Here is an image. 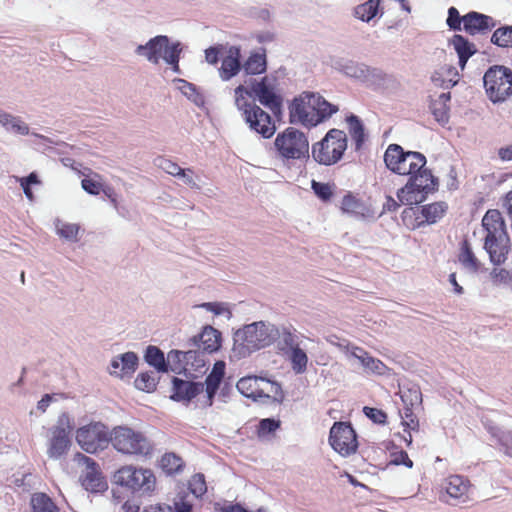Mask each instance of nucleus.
Returning <instances> with one entry per match:
<instances>
[{
    "label": "nucleus",
    "instance_id": "1",
    "mask_svg": "<svg viewBox=\"0 0 512 512\" xmlns=\"http://www.w3.org/2000/svg\"><path fill=\"white\" fill-rule=\"evenodd\" d=\"M426 157L416 151H409L401 164L398 175L409 176L404 187L397 191V198L404 205H418L426 200L429 193L438 189V179L425 168Z\"/></svg>",
    "mask_w": 512,
    "mask_h": 512
},
{
    "label": "nucleus",
    "instance_id": "2",
    "mask_svg": "<svg viewBox=\"0 0 512 512\" xmlns=\"http://www.w3.org/2000/svg\"><path fill=\"white\" fill-rule=\"evenodd\" d=\"M279 336V329L269 322L257 321L244 325L233 335V352L239 358L270 346Z\"/></svg>",
    "mask_w": 512,
    "mask_h": 512
},
{
    "label": "nucleus",
    "instance_id": "3",
    "mask_svg": "<svg viewBox=\"0 0 512 512\" xmlns=\"http://www.w3.org/2000/svg\"><path fill=\"white\" fill-rule=\"evenodd\" d=\"M482 226L487 232L484 248L491 262L495 265L504 263L509 252L510 239L500 211L488 210L482 219Z\"/></svg>",
    "mask_w": 512,
    "mask_h": 512
},
{
    "label": "nucleus",
    "instance_id": "4",
    "mask_svg": "<svg viewBox=\"0 0 512 512\" xmlns=\"http://www.w3.org/2000/svg\"><path fill=\"white\" fill-rule=\"evenodd\" d=\"M274 147L278 158L285 164L291 160L309 158V142L306 135L293 127L286 128L276 136Z\"/></svg>",
    "mask_w": 512,
    "mask_h": 512
},
{
    "label": "nucleus",
    "instance_id": "5",
    "mask_svg": "<svg viewBox=\"0 0 512 512\" xmlns=\"http://www.w3.org/2000/svg\"><path fill=\"white\" fill-rule=\"evenodd\" d=\"M346 149L344 131L331 129L321 141L312 145V157L317 163L330 166L341 160Z\"/></svg>",
    "mask_w": 512,
    "mask_h": 512
},
{
    "label": "nucleus",
    "instance_id": "6",
    "mask_svg": "<svg viewBox=\"0 0 512 512\" xmlns=\"http://www.w3.org/2000/svg\"><path fill=\"white\" fill-rule=\"evenodd\" d=\"M112 446L120 453L146 456L152 451L151 442L141 433L127 426H116L111 431Z\"/></svg>",
    "mask_w": 512,
    "mask_h": 512
},
{
    "label": "nucleus",
    "instance_id": "7",
    "mask_svg": "<svg viewBox=\"0 0 512 512\" xmlns=\"http://www.w3.org/2000/svg\"><path fill=\"white\" fill-rule=\"evenodd\" d=\"M115 484L127 488L133 493L150 494L156 485V478L149 469L124 466L113 475Z\"/></svg>",
    "mask_w": 512,
    "mask_h": 512
},
{
    "label": "nucleus",
    "instance_id": "8",
    "mask_svg": "<svg viewBox=\"0 0 512 512\" xmlns=\"http://www.w3.org/2000/svg\"><path fill=\"white\" fill-rule=\"evenodd\" d=\"M486 94L493 103L505 101L512 94V70L503 65L491 66L483 76Z\"/></svg>",
    "mask_w": 512,
    "mask_h": 512
},
{
    "label": "nucleus",
    "instance_id": "9",
    "mask_svg": "<svg viewBox=\"0 0 512 512\" xmlns=\"http://www.w3.org/2000/svg\"><path fill=\"white\" fill-rule=\"evenodd\" d=\"M74 429V423L70 415L66 412L58 416L56 424L53 425L48 433L47 455L51 459H60L67 454L70 446V434Z\"/></svg>",
    "mask_w": 512,
    "mask_h": 512
},
{
    "label": "nucleus",
    "instance_id": "10",
    "mask_svg": "<svg viewBox=\"0 0 512 512\" xmlns=\"http://www.w3.org/2000/svg\"><path fill=\"white\" fill-rule=\"evenodd\" d=\"M111 440V432L101 422H91L76 431V441L87 453L105 449Z\"/></svg>",
    "mask_w": 512,
    "mask_h": 512
},
{
    "label": "nucleus",
    "instance_id": "11",
    "mask_svg": "<svg viewBox=\"0 0 512 512\" xmlns=\"http://www.w3.org/2000/svg\"><path fill=\"white\" fill-rule=\"evenodd\" d=\"M329 443L335 452L343 457L356 453L357 435L350 423L335 422L330 429Z\"/></svg>",
    "mask_w": 512,
    "mask_h": 512
},
{
    "label": "nucleus",
    "instance_id": "12",
    "mask_svg": "<svg viewBox=\"0 0 512 512\" xmlns=\"http://www.w3.org/2000/svg\"><path fill=\"white\" fill-rule=\"evenodd\" d=\"M237 390L245 397L257 401L262 398H269V393L281 394V386L273 381L262 377L247 376L237 382Z\"/></svg>",
    "mask_w": 512,
    "mask_h": 512
},
{
    "label": "nucleus",
    "instance_id": "13",
    "mask_svg": "<svg viewBox=\"0 0 512 512\" xmlns=\"http://www.w3.org/2000/svg\"><path fill=\"white\" fill-rule=\"evenodd\" d=\"M252 92V96L256 98L263 106L272 111L275 115L280 112L282 99L275 92V86L271 79L267 76L260 80L248 78L245 80Z\"/></svg>",
    "mask_w": 512,
    "mask_h": 512
},
{
    "label": "nucleus",
    "instance_id": "14",
    "mask_svg": "<svg viewBox=\"0 0 512 512\" xmlns=\"http://www.w3.org/2000/svg\"><path fill=\"white\" fill-rule=\"evenodd\" d=\"M0 125L9 133H13L16 135L26 136L31 134L32 136L38 138L44 146L47 145H60L64 144L61 141L54 140L52 138H49L47 136L30 132L29 125L20 117L13 115L11 113H8L6 111H2L0 115Z\"/></svg>",
    "mask_w": 512,
    "mask_h": 512
},
{
    "label": "nucleus",
    "instance_id": "15",
    "mask_svg": "<svg viewBox=\"0 0 512 512\" xmlns=\"http://www.w3.org/2000/svg\"><path fill=\"white\" fill-rule=\"evenodd\" d=\"M80 460L85 465V471L81 476V483L85 490L92 493L103 492L107 489V482L99 471L98 464L90 457L80 455Z\"/></svg>",
    "mask_w": 512,
    "mask_h": 512
},
{
    "label": "nucleus",
    "instance_id": "16",
    "mask_svg": "<svg viewBox=\"0 0 512 512\" xmlns=\"http://www.w3.org/2000/svg\"><path fill=\"white\" fill-rule=\"evenodd\" d=\"M243 119L250 129L264 138L272 137L276 131L275 123L272 121L271 116L257 105L245 111Z\"/></svg>",
    "mask_w": 512,
    "mask_h": 512
},
{
    "label": "nucleus",
    "instance_id": "17",
    "mask_svg": "<svg viewBox=\"0 0 512 512\" xmlns=\"http://www.w3.org/2000/svg\"><path fill=\"white\" fill-rule=\"evenodd\" d=\"M170 48L171 44L168 36L158 35L145 44L138 45L135 54L156 65L160 62V59H163V53H166Z\"/></svg>",
    "mask_w": 512,
    "mask_h": 512
},
{
    "label": "nucleus",
    "instance_id": "18",
    "mask_svg": "<svg viewBox=\"0 0 512 512\" xmlns=\"http://www.w3.org/2000/svg\"><path fill=\"white\" fill-rule=\"evenodd\" d=\"M312 92H304L300 97L295 98L289 107L290 122L300 123L305 126H313L314 108L311 101Z\"/></svg>",
    "mask_w": 512,
    "mask_h": 512
},
{
    "label": "nucleus",
    "instance_id": "19",
    "mask_svg": "<svg viewBox=\"0 0 512 512\" xmlns=\"http://www.w3.org/2000/svg\"><path fill=\"white\" fill-rule=\"evenodd\" d=\"M496 27V21L486 14L470 11L464 15L463 30L470 36L485 35Z\"/></svg>",
    "mask_w": 512,
    "mask_h": 512
},
{
    "label": "nucleus",
    "instance_id": "20",
    "mask_svg": "<svg viewBox=\"0 0 512 512\" xmlns=\"http://www.w3.org/2000/svg\"><path fill=\"white\" fill-rule=\"evenodd\" d=\"M345 349L346 355L349 358L358 360L366 372L375 373L378 375L385 374L387 367L383 364V362L377 358L372 357L363 348L348 344L345 346Z\"/></svg>",
    "mask_w": 512,
    "mask_h": 512
},
{
    "label": "nucleus",
    "instance_id": "21",
    "mask_svg": "<svg viewBox=\"0 0 512 512\" xmlns=\"http://www.w3.org/2000/svg\"><path fill=\"white\" fill-rule=\"evenodd\" d=\"M172 384L173 394L171 399L175 401L189 402L204 390L203 383L186 381L177 377H173Z\"/></svg>",
    "mask_w": 512,
    "mask_h": 512
},
{
    "label": "nucleus",
    "instance_id": "22",
    "mask_svg": "<svg viewBox=\"0 0 512 512\" xmlns=\"http://www.w3.org/2000/svg\"><path fill=\"white\" fill-rule=\"evenodd\" d=\"M240 57V48L231 46L227 56L222 59L221 67L218 70L221 80L229 81L240 72L242 69Z\"/></svg>",
    "mask_w": 512,
    "mask_h": 512
},
{
    "label": "nucleus",
    "instance_id": "23",
    "mask_svg": "<svg viewBox=\"0 0 512 512\" xmlns=\"http://www.w3.org/2000/svg\"><path fill=\"white\" fill-rule=\"evenodd\" d=\"M194 344L205 353H213L220 348V333L211 326L203 329L202 333L193 338Z\"/></svg>",
    "mask_w": 512,
    "mask_h": 512
},
{
    "label": "nucleus",
    "instance_id": "24",
    "mask_svg": "<svg viewBox=\"0 0 512 512\" xmlns=\"http://www.w3.org/2000/svg\"><path fill=\"white\" fill-rule=\"evenodd\" d=\"M225 363L218 361L214 364L211 373L206 377L204 387L207 394V403L209 406L213 404V398L219 388L224 377Z\"/></svg>",
    "mask_w": 512,
    "mask_h": 512
},
{
    "label": "nucleus",
    "instance_id": "25",
    "mask_svg": "<svg viewBox=\"0 0 512 512\" xmlns=\"http://www.w3.org/2000/svg\"><path fill=\"white\" fill-rule=\"evenodd\" d=\"M311 98L312 106L314 108V119L311 120L312 125L316 126L338 111L337 106L329 103L319 94L312 92Z\"/></svg>",
    "mask_w": 512,
    "mask_h": 512
},
{
    "label": "nucleus",
    "instance_id": "26",
    "mask_svg": "<svg viewBox=\"0 0 512 512\" xmlns=\"http://www.w3.org/2000/svg\"><path fill=\"white\" fill-rule=\"evenodd\" d=\"M409 151H405L398 144H390L384 154V162L386 167L393 173L401 171V164L405 160Z\"/></svg>",
    "mask_w": 512,
    "mask_h": 512
},
{
    "label": "nucleus",
    "instance_id": "27",
    "mask_svg": "<svg viewBox=\"0 0 512 512\" xmlns=\"http://www.w3.org/2000/svg\"><path fill=\"white\" fill-rule=\"evenodd\" d=\"M458 71L452 66L442 67L431 75V81L437 87L450 89L458 83Z\"/></svg>",
    "mask_w": 512,
    "mask_h": 512
},
{
    "label": "nucleus",
    "instance_id": "28",
    "mask_svg": "<svg viewBox=\"0 0 512 512\" xmlns=\"http://www.w3.org/2000/svg\"><path fill=\"white\" fill-rule=\"evenodd\" d=\"M469 487L468 480H465L460 475H452L445 479L444 489L449 497L453 499H461L466 497Z\"/></svg>",
    "mask_w": 512,
    "mask_h": 512
},
{
    "label": "nucleus",
    "instance_id": "29",
    "mask_svg": "<svg viewBox=\"0 0 512 512\" xmlns=\"http://www.w3.org/2000/svg\"><path fill=\"white\" fill-rule=\"evenodd\" d=\"M246 75H258L266 71L267 62L265 51L252 53L242 65Z\"/></svg>",
    "mask_w": 512,
    "mask_h": 512
},
{
    "label": "nucleus",
    "instance_id": "30",
    "mask_svg": "<svg viewBox=\"0 0 512 512\" xmlns=\"http://www.w3.org/2000/svg\"><path fill=\"white\" fill-rule=\"evenodd\" d=\"M248 97H253L250 87L247 84H240L234 89V103L239 111L242 112V117H245V111L252 109L256 106L255 103L249 102Z\"/></svg>",
    "mask_w": 512,
    "mask_h": 512
},
{
    "label": "nucleus",
    "instance_id": "31",
    "mask_svg": "<svg viewBox=\"0 0 512 512\" xmlns=\"http://www.w3.org/2000/svg\"><path fill=\"white\" fill-rule=\"evenodd\" d=\"M341 209L345 213L361 218L365 217L369 212L364 203L350 193L343 197Z\"/></svg>",
    "mask_w": 512,
    "mask_h": 512
},
{
    "label": "nucleus",
    "instance_id": "32",
    "mask_svg": "<svg viewBox=\"0 0 512 512\" xmlns=\"http://www.w3.org/2000/svg\"><path fill=\"white\" fill-rule=\"evenodd\" d=\"M144 359L150 366H153L157 372L168 371L164 353L160 348L152 345L148 346L145 351Z\"/></svg>",
    "mask_w": 512,
    "mask_h": 512
},
{
    "label": "nucleus",
    "instance_id": "33",
    "mask_svg": "<svg viewBox=\"0 0 512 512\" xmlns=\"http://www.w3.org/2000/svg\"><path fill=\"white\" fill-rule=\"evenodd\" d=\"M346 121L348 123L349 134L351 138L355 141V148L356 150H359L362 147L365 140L364 125L359 119V117L354 114L348 116Z\"/></svg>",
    "mask_w": 512,
    "mask_h": 512
},
{
    "label": "nucleus",
    "instance_id": "34",
    "mask_svg": "<svg viewBox=\"0 0 512 512\" xmlns=\"http://www.w3.org/2000/svg\"><path fill=\"white\" fill-rule=\"evenodd\" d=\"M447 205L444 202H435L432 204L424 205L421 208V214L427 224H435L445 214Z\"/></svg>",
    "mask_w": 512,
    "mask_h": 512
},
{
    "label": "nucleus",
    "instance_id": "35",
    "mask_svg": "<svg viewBox=\"0 0 512 512\" xmlns=\"http://www.w3.org/2000/svg\"><path fill=\"white\" fill-rule=\"evenodd\" d=\"M33 512H60L52 499L45 493H34L31 497Z\"/></svg>",
    "mask_w": 512,
    "mask_h": 512
},
{
    "label": "nucleus",
    "instance_id": "36",
    "mask_svg": "<svg viewBox=\"0 0 512 512\" xmlns=\"http://www.w3.org/2000/svg\"><path fill=\"white\" fill-rule=\"evenodd\" d=\"M459 261L463 265L464 268L469 270L470 272H477L480 267V262L474 255L470 244L467 240H464L461 245V252L459 254Z\"/></svg>",
    "mask_w": 512,
    "mask_h": 512
},
{
    "label": "nucleus",
    "instance_id": "37",
    "mask_svg": "<svg viewBox=\"0 0 512 512\" xmlns=\"http://www.w3.org/2000/svg\"><path fill=\"white\" fill-rule=\"evenodd\" d=\"M490 42L500 48H512V25H503L495 29Z\"/></svg>",
    "mask_w": 512,
    "mask_h": 512
},
{
    "label": "nucleus",
    "instance_id": "38",
    "mask_svg": "<svg viewBox=\"0 0 512 512\" xmlns=\"http://www.w3.org/2000/svg\"><path fill=\"white\" fill-rule=\"evenodd\" d=\"M286 355L289 357L291 367L296 374H302L307 370L308 356L300 346L295 347Z\"/></svg>",
    "mask_w": 512,
    "mask_h": 512
},
{
    "label": "nucleus",
    "instance_id": "39",
    "mask_svg": "<svg viewBox=\"0 0 512 512\" xmlns=\"http://www.w3.org/2000/svg\"><path fill=\"white\" fill-rule=\"evenodd\" d=\"M379 4L380 0H368L355 8L354 15L362 21L369 22L377 15Z\"/></svg>",
    "mask_w": 512,
    "mask_h": 512
},
{
    "label": "nucleus",
    "instance_id": "40",
    "mask_svg": "<svg viewBox=\"0 0 512 512\" xmlns=\"http://www.w3.org/2000/svg\"><path fill=\"white\" fill-rule=\"evenodd\" d=\"M85 171L88 173L81 181L82 189L90 195H98L102 190L101 176L93 173L89 168H85Z\"/></svg>",
    "mask_w": 512,
    "mask_h": 512
},
{
    "label": "nucleus",
    "instance_id": "41",
    "mask_svg": "<svg viewBox=\"0 0 512 512\" xmlns=\"http://www.w3.org/2000/svg\"><path fill=\"white\" fill-rule=\"evenodd\" d=\"M277 339H279L278 348L284 354H288L289 351L299 346L298 336L287 328L279 330V336Z\"/></svg>",
    "mask_w": 512,
    "mask_h": 512
},
{
    "label": "nucleus",
    "instance_id": "42",
    "mask_svg": "<svg viewBox=\"0 0 512 512\" xmlns=\"http://www.w3.org/2000/svg\"><path fill=\"white\" fill-rule=\"evenodd\" d=\"M450 43L454 47L457 55L472 57L477 52L475 45L460 34L453 35Z\"/></svg>",
    "mask_w": 512,
    "mask_h": 512
},
{
    "label": "nucleus",
    "instance_id": "43",
    "mask_svg": "<svg viewBox=\"0 0 512 512\" xmlns=\"http://www.w3.org/2000/svg\"><path fill=\"white\" fill-rule=\"evenodd\" d=\"M158 379L157 373L153 371L142 372L136 377L134 384L137 389L150 393L156 389Z\"/></svg>",
    "mask_w": 512,
    "mask_h": 512
},
{
    "label": "nucleus",
    "instance_id": "44",
    "mask_svg": "<svg viewBox=\"0 0 512 512\" xmlns=\"http://www.w3.org/2000/svg\"><path fill=\"white\" fill-rule=\"evenodd\" d=\"M184 462L181 457L174 453H166L162 456L160 466L162 470L169 475L181 471Z\"/></svg>",
    "mask_w": 512,
    "mask_h": 512
},
{
    "label": "nucleus",
    "instance_id": "45",
    "mask_svg": "<svg viewBox=\"0 0 512 512\" xmlns=\"http://www.w3.org/2000/svg\"><path fill=\"white\" fill-rule=\"evenodd\" d=\"M174 82L177 84V88L181 91V93L185 95L189 100L194 102L196 105L203 103V98L197 91V88L194 84L181 78L174 79Z\"/></svg>",
    "mask_w": 512,
    "mask_h": 512
},
{
    "label": "nucleus",
    "instance_id": "46",
    "mask_svg": "<svg viewBox=\"0 0 512 512\" xmlns=\"http://www.w3.org/2000/svg\"><path fill=\"white\" fill-rule=\"evenodd\" d=\"M364 71L365 77H363L362 82L367 86L378 87L384 85L387 75L381 69L366 65Z\"/></svg>",
    "mask_w": 512,
    "mask_h": 512
},
{
    "label": "nucleus",
    "instance_id": "47",
    "mask_svg": "<svg viewBox=\"0 0 512 512\" xmlns=\"http://www.w3.org/2000/svg\"><path fill=\"white\" fill-rule=\"evenodd\" d=\"M185 356L183 351L179 350H171L167 355L166 363L168 365V370L176 374H180L182 370H187L185 367Z\"/></svg>",
    "mask_w": 512,
    "mask_h": 512
},
{
    "label": "nucleus",
    "instance_id": "48",
    "mask_svg": "<svg viewBox=\"0 0 512 512\" xmlns=\"http://www.w3.org/2000/svg\"><path fill=\"white\" fill-rule=\"evenodd\" d=\"M122 377L132 375L138 366V356L134 352L120 354Z\"/></svg>",
    "mask_w": 512,
    "mask_h": 512
},
{
    "label": "nucleus",
    "instance_id": "49",
    "mask_svg": "<svg viewBox=\"0 0 512 512\" xmlns=\"http://www.w3.org/2000/svg\"><path fill=\"white\" fill-rule=\"evenodd\" d=\"M182 52V46L180 42L171 44V48L163 53V60L166 64L172 67V70L176 73H180L179 60Z\"/></svg>",
    "mask_w": 512,
    "mask_h": 512
},
{
    "label": "nucleus",
    "instance_id": "50",
    "mask_svg": "<svg viewBox=\"0 0 512 512\" xmlns=\"http://www.w3.org/2000/svg\"><path fill=\"white\" fill-rule=\"evenodd\" d=\"M79 225L74 223H66L62 221L56 222V230L57 233L64 239L68 241L76 242L78 241V232H79Z\"/></svg>",
    "mask_w": 512,
    "mask_h": 512
},
{
    "label": "nucleus",
    "instance_id": "51",
    "mask_svg": "<svg viewBox=\"0 0 512 512\" xmlns=\"http://www.w3.org/2000/svg\"><path fill=\"white\" fill-rule=\"evenodd\" d=\"M366 69V64L358 63L354 61H348L341 67V72L348 77L355 78L362 82L363 77H365L364 70Z\"/></svg>",
    "mask_w": 512,
    "mask_h": 512
},
{
    "label": "nucleus",
    "instance_id": "52",
    "mask_svg": "<svg viewBox=\"0 0 512 512\" xmlns=\"http://www.w3.org/2000/svg\"><path fill=\"white\" fill-rule=\"evenodd\" d=\"M189 490L196 497L199 498L207 491V486L203 474H195L189 481Z\"/></svg>",
    "mask_w": 512,
    "mask_h": 512
},
{
    "label": "nucleus",
    "instance_id": "53",
    "mask_svg": "<svg viewBox=\"0 0 512 512\" xmlns=\"http://www.w3.org/2000/svg\"><path fill=\"white\" fill-rule=\"evenodd\" d=\"M200 307L214 313L215 315H225L227 319L232 317V312L229 309L228 304L223 302H205L202 303Z\"/></svg>",
    "mask_w": 512,
    "mask_h": 512
},
{
    "label": "nucleus",
    "instance_id": "54",
    "mask_svg": "<svg viewBox=\"0 0 512 512\" xmlns=\"http://www.w3.org/2000/svg\"><path fill=\"white\" fill-rule=\"evenodd\" d=\"M446 24L450 30L460 31L462 30L461 24L464 25V16H461L457 8L452 6L448 9Z\"/></svg>",
    "mask_w": 512,
    "mask_h": 512
},
{
    "label": "nucleus",
    "instance_id": "55",
    "mask_svg": "<svg viewBox=\"0 0 512 512\" xmlns=\"http://www.w3.org/2000/svg\"><path fill=\"white\" fill-rule=\"evenodd\" d=\"M500 447L507 456L512 457V431L502 430V432L495 439Z\"/></svg>",
    "mask_w": 512,
    "mask_h": 512
},
{
    "label": "nucleus",
    "instance_id": "56",
    "mask_svg": "<svg viewBox=\"0 0 512 512\" xmlns=\"http://www.w3.org/2000/svg\"><path fill=\"white\" fill-rule=\"evenodd\" d=\"M185 356V367L187 368L188 365H191L192 367H200L204 365V359L203 354L205 352H202V350H188L186 352H183Z\"/></svg>",
    "mask_w": 512,
    "mask_h": 512
},
{
    "label": "nucleus",
    "instance_id": "57",
    "mask_svg": "<svg viewBox=\"0 0 512 512\" xmlns=\"http://www.w3.org/2000/svg\"><path fill=\"white\" fill-rule=\"evenodd\" d=\"M280 426V421L273 418H265L259 422L258 435L265 436L276 431Z\"/></svg>",
    "mask_w": 512,
    "mask_h": 512
},
{
    "label": "nucleus",
    "instance_id": "58",
    "mask_svg": "<svg viewBox=\"0 0 512 512\" xmlns=\"http://www.w3.org/2000/svg\"><path fill=\"white\" fill-rule=\"evenodd\" d=\"M490 276L495 285L508 284L512 281V272L506 269L494 268Z\"/></svg>",
    "mask_w": 512,
    "mask_h": 512
},
{
    "label": "nucleus",
    "instance_id": "59",
    "mask_svg": "<svg viewBox=\"0 0 512 512\" xmlns=\"http://www.w3.org/2000/svg\"><path fill=\"white\" fill-rule=\"evenodd\" d=\"M312 189L316 196L323 201H327L332 196V190L329 184L317 182L315 180L312 181Z\"/></svg>",
    "mask_w": 512,
    "mask_h": 512
},
{
    "label": "nucleus",
    "instance_id": "60",
    "mask_svg": "<svg viewBox=\"0 0 512 512\" xmlns=\"http://www.w3.org/2000/svg\"><path fill=\"white\" fill-rule=\"evenodd\" d=\"M402 424L406 426L409 430H417L419 427V423L417 417L414 415L412 408L405 407L402 414Z\"/></svg>",
    "mask_w": 512,
    "mask_h": 512
},
{
    "label": "nucleus",
    "instance_id": "61",
    "mask_svg": "<svg viewBox=\"0 0 512 512\" xmlns=\"http://www.w3.org/2000/svg\"><path fill=\"white\" fill-rule=\"evenodd\" d=\"M364 414L371 419L374 423L384 424L386 422L387 415L384 411L372 408V407H364Z\"/></svg>",
    "mask_w": 512,
    "mask_h": 512
},
{
    "label": "nucleus",
    "instance_id": "62",
    "mask_svg": "<svg viewBox=\"0 0 512 512\" xmlns=\"http://www.w3.org/2000/svg\"><path fill=\"white\" fill-rule=\"evenodd\" d=\"M430 109L437 121L444 122L448 120V105H439V103L432 101L430 104Z\"/></svg>",
    "mask_w": 512,
    "mask_h": 512
},
{
    "label": "nucleus",
    "instance_id": "63",
    "mask_svg": "<svg viewBox=\"0 0 512 512\" xmlns=\"http://www.w3.org/2000/svg\"><path fill=\"white\" fill-rule=\"evenodd\" d=\"M401 398L405 404L409 403L411 407L420 405L422 402V394L419 389H409L407 393L402 394Z\"/></svg>",
    "mask_w": 512,
    "mask_h": 512
},
{
    "label": "nucleus",
    "instance_id": "64",
    "mask_svg": "<svg viewBox=\"0 0 512 512\" xmlns=\"http://www.w3.org/2000/svg\"><path fill=\"white\" fill-rule=\"evenodd\" d=\"M481 422L494 440L503 430L488 415H483L481 417Z\"/></svg>",
    "mask_w": 512,
    "mask_h": 512
}]
</instances>
